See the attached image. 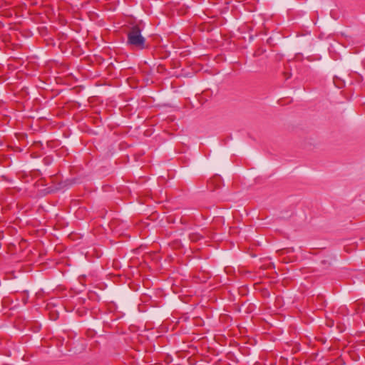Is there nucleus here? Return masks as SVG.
Masks as SVG:
<instances>
[{
  "mask_svg": "<svg viewBox=\"0 0 365 365\" xmlns=\"http://www.w3.org/2000/svg\"><path fill=\"white\" fill-rule=\"evenodd\" d=\"M290 76H291L290 74H287L286 78H289L290 77Z\"/></svg>",
  "mask_w": 365,
  "mask_h": 365,
  "instance_id": "nucleus-3",
  "label": "nucleus"
},
{
  "mask_svg": "<svg viewBox=\"0 0 365 365\" xmlns=\"http://www.w3.org/2000/svg\"><path fill=\"white\" fill-rule=\"evenodd\" d=\"M290 76H291L290 74H287L286 78H289L290 77Z\"/></svg>",
  "mask_w": 365,
  "mask_h": 365,
  "instance_id": "nucleus-4",
  "label": "nucleus"
},
{
  "mask_svg": "<svg viewBox=\"0 0 365 365\" xmlns=\"http://www.w3.org/2000/svg\"><path fill=\"white\" fill-rule=\"evenodd\" d=\"M205 236L212 237L208 235V232L207 230H202V233H197V232H192L189 235V239L192 242H197L200 239L205 237Z\"/></svg>",
  "mask_w": 365,
  "mask_h": 365,
  "instance_id": "nucleus-2",
  "label": "nucleus"
},
{
  "mask_svg": "<svg viewBox=\"0 0 365 365\" xmlns=\"http://www.w3.org/2000/svg\"><path fill=\"white\" fill-rule=\"evenodd\" d=\"M141 31L139 25H134L130 28L127 34L128 44L140 50L146 48L145 38L141 35Z\"/></svg>",
  "mask_w": 365,
  "mask_h": 365,
  "instance_id": "nucleus-1",
  "label": "nucleus"
}]
</instances>
